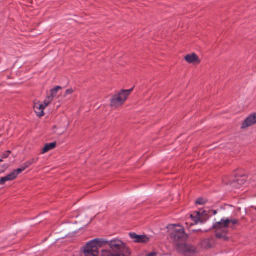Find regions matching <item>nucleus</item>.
I'll return each mask as SVG.
<instances>
[{
	"mask_svg": "<svg viewBox=\"0 0 256 256\" xmlns=\"http://www.w3.org/2000/svg\"><path fill=\"white\" fill-rule=\"evenodd\" d=\"M107 244L110 248L104 250L101 252V256H130L131 251L126 244L118 239L110 241L99 238L94 239L86 244L84 247V256H98V246Z\"/></svg>",
	"mask_w": 256,
	"mask_h": 256,
	"instance_id": "obj_1",
	"label": "nucleus"
},
{
	"mask_svg": "<svg viewBox=\"0 0 256 256\" xmlns=\"http://www.w3.org/2000/svg\"><path fill=\"white\" fill-rule=\"evenodd\" d=\"M167 228L170 231V235L173 240L176 250L184 254H192L196 252V248L194 246L186 244L188 238L184 228L179 224H170Z\"/></svg>",
	"mask_w": 256,
	"mask_h": 256,
	"instance_id": "obj_2",
	"label": "nucleus"
},
{
	"mask_svg": "<svg viewBox=\"0 0 256 256\" xmlns=\"http://www.w3.org/2000/svg\"><path fill=\"white\" fill-rule=\"evenodd\" d=\"M38 160V158H34L28 160L22 164L20 168L13 170L10 174L6 176L2 177L0 180V184L3 185L6 182L14 180L18 174L27 168L29 167L32 164L36 162Z\"/></svg>",
	"mask_w": 256,
	"mask_h": 256,
	"instance_id": "obj_3",
	"label": "nucleus"
},
{
	"mask_svg": "<svg viewBox=\"0 0 256 256\" xmlns=\"http://www.w3.org/2000/svg\"><path fill=\"white\" fill-rule=\"evenodd\" d=\"M133 89L134 88L128 90H122L118 94L114 95L111 99L110 106L116 108L122 105Z\"/></svg>",
	"mask_w": 256,
	"mask_h": 256,
	"instance_id": "obj_4",
	"label": "nucleus"
},
{
	"mask_svg": "<svg viewBox=\"0 0 256 256\" xmlns=\"http://www.w3.org/2000/svg\"><path fill=\"white\" fill-rule=\"evenodd\" d=\"M230 224L234 225L237 224H238V220L236 219H222L220 222L214 224L213 225V228L216 230H222L224 233L228 232V228Z\"/></svg>",
	"mask_w": 256,
	"mask_h": 256,
	"instance_id": "obj_5",
	"label": "nucleus"
},
{
	"mask_svg": "<svg viewBox=\"0 0 256 256\" xmlns=\"http://www.w3.org/2000/svg\"><path fill=\"white\" fill-rule=\"evenodd\" d=\"M191 218L194 222V224L198 223H204L208 220V217L205 211H196L190 216Z\"/></svg>",
	"mask_w": 256,
	"mask_h": 256,
	"instance_id": "obj_6",
	"label": "nucleus"
},
{
	"mask_svg": "<svg viewBox=\"0 0 256 256\" xmlns=\"http://www.w3.org/2000/svg\"><path fill=\"white\" fill-rule=\"evenodd\" d=\"M246 179L244 176H240L238 177L236 180H229V182H227L224 180H223V182L226 184H228L230 185L234 188H240V186L244 184L246 182Z\"/></svg>",
	"mask_w": 256,
	"mask_h": 256,
	"instance_id": "obj_7",
	"label": "nucleus"
},
{
	"mask_svg": "<svg viewBox=\"0 0 256 256\" xmlns=\"http://www.w3.org/2000/svg\"><path fill=\"white\" fill-rule=\"evenodd\" d=\"M129 236L136 243H146L150 240L149 238L145 235H138L134 232H130Z\"/></svg>",
	"mask_w": 256,
	"mask_h": 256,
	"instance_id": "obj_8",
	"label": "nucleus"
},
{
	"mask_svg": "<svg viewBox=\"0 0 256 256\" xmlns=\"http://www.w3.org/2000/svg\"><path fill=\"white\" fill-rule=\"evenodd\" d=\"M256 124V112L248 116L243 122L241 128H246Z\"/></svg>",
	"mask_w": 256,
	"mask_h": 256,
	"instance_id": "obj_9",
	"label": "nucleus"
},
{
	"mask_svg": "<svg viewBox=\"0 0 256 256\" xmlns=\"http://www.w3.org/2000/svg\"><path fill=\"white\" fill-rule=\"evenodd\" d=\"M34 108L35 112L38 117L41 118L44 116V104L38 102H34Z\"/></svg>",
	"mask_w": 256,
	"mask_h": 256,
	"instance_id": "obj_10",
	"label": "nucleus"
},
{
	"mask_svg": "<svg viewBox=\"0 0 256 256\" xmlns=\"http://www.w3.org/2000/svg\"><path fill=\"white\" fill-rule=\"evenodd\" d=\"M184 59L189 64H198L200 62L198 57L195 54L186 56Z\"/></svg>",
	"mask_w": 256,
	"mask_h": 256,
	"instance_id": "obj_11",
	"label": "nucleus"
},
{
	"mask_svg": "<svg viewBox=\"0 0 256 256\" xmlns=\"http://www.w3.org/2000/svg\"><path fill=\"white\" fill-rule=\"evenodd\" d=\"M56 146V142H54L50 144H46L42 150V154H45L48 151L54 149Z\"/></svg>",
	"mask_w": 256,
	"mask_h": 256,
	"instance_id": "obj_12",
	"label": "nucleus"
},
{
	"mask_svg": "<svg viewBox=\"0 0 256 256\" xmlns=\"http://www.w3.org/2000/svg\"><path fill=\"white\" fill-rule=\"evenodd\" d=\"M217 232L216 234V236L217 238H222L224 240H228V238L226 236L228 232L224 233L222 230H216Z\"/></svg>",
	"mask_w": 256,
	"mask_h": 256,
	"instance_id": "obj_13",
	"label": "nucleus"
},
{
	"mask_svg": "<svg viewBox=\"0 0 256 256\" xmlns=\"http://www.w3.org/2000/svg\"><path fill=\"white\" fill-rule=\"evenodd\" d=\"M62 88L60 86H56L51 90V94L50 96H52L54 98L56 95L58 90H61Z\"/></svg>",
	"mask_w": 256,
	"mask_h": 256,
	"instance_id": "obj_14",
	"label": "nucleus"
},
{
	"mask_svg": "<svg viewBox=\"0 0 256 256\" xmlns=\"http://www.w3.org/2000/svg\"><path fill=\"white\" fill-rule=\"evenodd\" d=\"M208 202V200L206 198H199L198 199H197L196 200V204H199V205H204V204L206 202Z\"/></svg>",
	"mask_w": 256,
	"mask_h": 256,
	"instance_id": "obj_15",
	"label": "nucleus"
},
{
	"mask_svg": "<svg viewBox=\"0 0 256 256\" xmlns=\"http://www.w3.org/2000/svg\"><path fill=\"white\" fill-rule=\"evenodd\" d=\"M54 98H52V96H48L44 100V107L45 108L52 102Z\"/></svg>",
	"mask_w": 256,
	"mask_h": 256,
	"instance_id": "obj_16",
	"label": "nucleus"
},
{
	"mask_svg": "<svg viewBox=\"0 0 256 256\" xmlns=\"http://www.w3.org/2000/svg\"><path fill=\"white\" fill-rule=\"evenodd\" d=\"M10 153H11V152L10 150H8V151L4 152L2 154V158H7Z\"/></svg>",
	"mask_w": 256,
	"mask_h": 256,
	"instance_id": "obj_17",
	"label": "nucleus"
},
{
	"mask_svg": "<svg viewBox=\"0 0 256 256\" xmlns=\"http://www.w3.org/2000/svg\"><path fill=\"white\" fill-rule=\"evenodd\" d=\"M74 92V90L72 88L68 89L65 93V96L68 94H70Z\"/></svg>",
	"mask_w": 256,
	"mask_h": 256,
	"instance_id": "obj_18",
	"label": "nucleus"
},
{
	"mask_svg": "<svg viewBox=\"0 0 256 256\" xmlns=\"http://www.w3.org/2000/svg\"><path fill=\"white\" fill-rule=\"evenodd\" d=\"M157 255V253L156 252H152L151 253L148 254L146 256H156Z\"/></svg>",
	"mask_w": 256,
	"mask_h": 256,
	"instance_id": "obj_19",
	"label": "nucleus"
},
{
	"mask_svg": "<svg viewBox=\"0 0 256 256\" xmlns=\"http://www.w3.org/2000/svg\"><path fill=\"white\" fill-rule=\"evenodd\" d=\"M209 240H204L203 241H202V243H204V242H206V243H208V242H209Z\"/></svg>",
	"mask_w": 256,
	"mask_h": 256,
	"instance_id": "obj_20",
	"label": "nucleus"
},
{
	"mask_svg": "<svg viewBox=\"0 0 256 256\" xmlns=\"http://www.w3.org/2000/svg\"><path fill=\"white\" fill-rule=\"evenodd\" d=\"M6 168V167L0 170V173L4 172Z\"/></svg>",
	"mask_w": 256,
	"mask_h": 256,
	"instance_id": "obj_21",
	"label": "nucleus"
},
{
	"mask_svg": "<svg viewBox=\"0 0 256 256\" xmlns=\"http://www.w3.org/2000/svg\"><path fill=\"white\" fill-rule=\"evenodd\" d=\"M82 256H84V248H82Z\"/></svg>",
	"mask_w": 256,
	"mask_h": 256,
	"instance_id": "obj_22",
	"label": "nucleus"
},
{
	"mask_svg": "<svg viewBox=\"0 0 256 256\" xmlns=\"http://www.w3.org/2000/svg\"><path fill=\"white\" fill-rule=\"evenodd\" d=\"M200 230H194V232H198V231H200Z\"/></svg>",
	"mask_w": 256,
	"mask_h": 256,
	"instance_id": "obj_23",
	"label": "nucleus"
},
{
	"mask_svg": "<svg viewBox=\"0 0 256 256\" xmlns=\"http://www.w3.org/2000/svg\"><path fill=\"white\" fill-rule=\"evenodd\" d=\"M2 162V158H0V162Z\"/></svg>",
	"mask_w": 256,
	"mask_h": 256,
	"instance_id": "obj_24",
	"label": "nucleus"
}]
</instances>
